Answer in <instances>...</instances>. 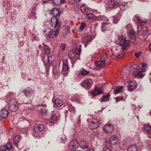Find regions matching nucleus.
<instances>
[{
	"label": "nucleus",
	"mask_w": 151,
	"mask_h": 151,
	"mask_svg": "<svg viewBox=\"0 0 151 151\" xmlns=\"http://www.w3.org/2000/svg\"><path fill=\"white\" fill-rule=\"evenodd\" d=\"M78 147V149L81 150H84L86 151L87 150L88 147L86 142L84 141H81L79 142L76 141V148Z\"/></svg>",
	"instance_id": "nucleus-9"
},
{
	"label": "nucleus",
	"mask_w": 151,
	"mask_h": 151,
	"mask_svg": "<svg viewBox=\"0 0 151 151\" xmlns=\"http://www.w3.org/2000/svg\"><path fill=\"white\" fill-rule=\"evenodd\" d=\"M113 129V126L110 124H106L103 127L104 131L107 133H111Z\"/></svg>",
	"instance_id": "nucleus-19"
},
{
	"label": "nucleus",
	"mask_w": 151,
	"mask_h": 151,
	"mask_svg": "<svg viewBox=\"0 0 151 151\" xmlns=\"http://www.w3.org/2000/svg\"><path fill=\"white\" fill-rule=\"evenodd\" d=\"M62 100L60 99H57L54 101V106L55 107H60L63 104Z\"/></svg>",
	"instance_id": "nucleus-27"
},
{
	"label": "nucleus",
	"mask_w": 151,
	"mask_h": 151,
	"mask_svg": "<svg viewBox=\"0 0 151 151\" xmlns=\"http://www.w3.org/2000/svg\"><path fill=\"white\" fill-rule=\"evenodd\" d=\"M147 67V64L145 63H140L138 65V68L142 69H145Z\"/></svg>",
	"instance_id": "nucleus-37"
},
{
	"label": "nucleus",
	"mask_w": 151,
	"mask_h": 151,
	"mask_svg": "<svg viewBox=\"0 0 151 151\" xmlns=\"http://www.w3.org/2000/svg\"><path fill=\"white\" fill-rule=\"evenodd\" d=\"M115 42L121 46L126 47L130 46V43L129 40H126V37L121 36L118 37L117 40H115Z\"/></svg>",
	"instance_id": "nucleus-4"
},
{
	"label": "nucleus",
	"mask_w": 151,
	"mask_h": 151,
	"mask_svg": "<svg viewBox=\"0 0 151 151\" xmlns=\"http://www.w3.org/2000/svg\"><path fill=\"white\" fill-rule=\"evenodd\" d=\"M44 51L45 53L47 54H48L50 52V48H44Z\"/></svg>",
	"instance_id": "nucleus-54"
},
{
	"label": "nucleus",
	"mask_w": 151,
	"mask_h": 151,
	"mask_svg": "<svg viewBox=\"0 0 151 151\" xmlns=\"http://www.w3.org/2000/svg\"><path fill=\"white\" fill-rule=\"evenodd\" d=\"M60 117V115L58 113L56 112L52 114L51 118L50 119V121L52 124L55 123L59 120Z\"/></svg>",
	"instance_id": "nucleus-17"
},
{
	"label": "nucleus",
	"mask_w": 151,
	"mask_h": 151,
	"mask_svg": "<svg viewBox=\"0 0 151 151\" xmlns=\"http://www.w3.org/2000/svg\"><path fill=\"white\" fill-rule=\"evenodd\" d=\"M63 68L62 72H65L66 73L68 72V65L67 60H63Z\"/></svg>",
	"instance_id": "nucleus-22"
},
{
	"label": "nucleus",
	"mask_w": 151,
	"mask_h": 151,
	"mask_svg": "<svg viewBox=\"0 0 151 151\" xmlns=\"http://www.w3.org/2000/svg\"><path fill=\"white\" fill-rule=\"evenodd\" d=\"M53 33V31L52 30H50L49 32L48 36L49 37H50L51 35H52Z\"/></svg>",
	"instance_id": "nucleus-58"
},
{
	"label": "nucleus",
	"mask_w": 151,
	"mask_h": 151,
	"mask_svg": "<svg viewBox=\"0 0 151 151\" xmlns=\"http://www.w3.org/2000/svg\"><path fill=\"white\" fill-rule=\"evenodd\" d=\"M103 89L101 87H95L93 90L89 91L88 93L91 98L95 99L96 96L103 93Z\"/></svg>",
	"instance_id": "nucleus-3"
},
{
	"label": "nucleus",
	"mask_w": 151,
	"mask_h": 151,
	"mask_svg": "<svg viewBox=\"0 0 151 151\" xmlns=\"http://www.w3.org/2000/svg\"><path fill=\"white\" fill-rule=\"evenodd\" d=\"M145 72L146 71L145 70L139 71L137 77L142 78L145 74Z\"/></svg>",
	"instance_id": "nucleus-41"
},
{
	"label": "nucleus",
	"mask_w": 151,
	"mask_h": 151,
	"mask_svg": "<svg viewBox=\"0 0 151 151\" xmlns=\"http://www.w3.org/2000/svg\"><path fill=\"white\" fill-rule=\"evenodd\" d=\"M52 57L53 56H52L51 55L49 56L47 55V64L49 65L52 63L53 60Z\"/></svg>",
	"instance_id": "nucleus-42"
},
{
	"label": "nucleus",
	"mask_w": 151,
	"mask_h": 151,
	"mask_svg": "<svg viewBox=\"0 0 151 151\" xmlns=\"http://www.w3.org/2000/svg\"><path fill=\"white\" fill-rule=\"evenodd\" d=\"M146 22V21H143L141 19H140L138 22L139 23L140 26H142L145 24Z\"/></svg>",
	"instance_id": "nucleus-49"
},
{
	"label": "nucleus",
	"mask_w": 151,
	"mask_h": 151,
	"mask_svg": "<svg viewBox=\"0 0 151 151\" xmlns=\"http://www.w3.org/2000/svg\"><path fill=\"white\" fill-rule=\"evenodd\" d=\"M77 48H76V57H77V59H80V55L81 52V48H78V49H77Z\"/></svg>",
	"instance_id": "nucleus-44"
},
{
	"label": "nucleus",
	"mask_w": 151,
	"mask_h": 151,
	"mask_svg": "<svg viewBox=\"0 0 151 151\" xmlns=\"http://www.w3.org/2000/svg\"><path fill=\"white\" fill-rule=\"evenodd\" d=\"M53 75L55 76V78H57L60 75V72L58 68L55 66L53 67L52 69Z\"/></svg>",
	"instance_id": "nucleus-28"
},
{
	"label": "nucleus",
	"mask_w": 151,
	"mask_h": 151,
	"mask_svg": "<svg viewBox=\"0 0 151 151\" xmlns=\"http://www.w3.org/2000/svg\"><path fill=\"white\" fill-rule=\"evenodd\" d=\"M99 19L102 21H108V19L105 16H100L99 17Z\"/></svg>",
	"instance_id": "nucleus-48"
},
{
	"label": "nucleus",
	"mask_w": 151,
	"mask_h": 151,
	"mask_svg": "<svg viewBox=\"0 0 151 151\" xmlns=\"http://www.w3.org/2000/svg\"><path fill=\"white\" fill-rule=\"evenodd\" d=\"M65 0H52V3L55 6H58L64 3Z\"/></svg>",
	"instance_id": "nucleus-32"
},
{
	"label": "nucleus",
	"mask_w": 151,
	"mask_h": 151,
	"mask_svg": "<svg viewBox=\"0 0 151 151\" xmlns=\"http://www.w3.org/2000/svg\"><path fill=\"white\" fill-rule=\"evenodd\" d=\"M44 127L43 124H39L36 125L34 128L33 133V135L35 137H40V132L44 129Z\"/></svg>",
	"instance_id": "nucleus-5"
},
{
	"label": "nucleus",
	"mask_w": 151,
	"mask_h": 151,
	"mask_svg": "<svg viewBox=\"0 0 151 151\" xmlns=\"http://www.w3.org/2000/svg\"><path fill=\"white\" fill-rule=\"evenodd\" d=\"M82 100L81 98H80L79 96H77V98H76V101H77L78 102V103H81Z\"/></svg>",
	"instance_id": "nucleus-55"
},
{
	"label": "nucleus",
	"mask_w": 151,
	"mask_h": 151,
	"mask_svg": "<svg viewBox=\"0 0 151 151\" xmlns=\"http://www.w3.org/2000/svg\"><path fill=\"white\" fill-rule=\"evenodd\" d=\"M65 47V43H63L61 44L60 45V47Z\"/></svg>",
	"instance_id": "nucleus-62"
},
{
	"label": "nucleus",
	"mask_w": 151,
	"mask_h": 151,
	"mask_svg": "<svg viewBox=\"0 0 151 151\" xmlns=\"http://www.w3.org/2000/svg\"><path fill=\"white\" fill-rule=\"evenodd\" d=\"M137 86V83L135 81H129L127 85L128 90L132 91L134 89L136 88Z\"/></svg>",
	"instance_id": "nucleus-14"
},
{
	"label": "nucleus",
	"mask_w": 151,
	"mask_h": 151,
	"mask_svg": "<svg viewBox=\"0 0 151 151\" xmlns=\"http://www.w3.org/2000/svg\"><path fill=\"white\" fill-rule=\"evenodd\" d=\"M131 67H133V68H136L137 69V68H138V65H137L136 64H134L132 65L131 66Z\"/></svg>",
	"instance_id": "nucleus-59"
},
{
	"label": "nucleus",
	"mask_w": 151,
	"mask_h": 151,
	"mask_svg": "<svg viewBox=\"0 0 151 151\" xmlns=\"http://www.w3.org/2000/svg\"><path fill=\"white\" fill-rule=\"evenodd\" d=\"M115 48V51L114 52L117 54L116 55V58H121L124 56L125 54L124 52V51L127 50L128 48H119V49Z\"/></svg>",
	"instance_id": "nucleus-12"
},
{
	"label": "nucleus",
	"mask_w": 151,
	"mask_h": 151,
	"mask_svg": "<svg viewBox=\"0 0 151 151\" xmlns=\"http://www.w3.org/2000/svg\"><path fill=\"white\" fill-rule=\"evenodd\" d=\"M142 53L141 51H139L138 52H136L134 53V56L137 58H138L139 57L140 55Z\"/></svg>",
	"instance_id": "nucleus-52"
},
{
	"label": "nucleus",
	"mask_w": 151,
	"mask_h": 151,
	"mask_svg": "<svg viewBox=\"0 0 151 151\" xmlns=\"http://www.w3.org/2000/svg\"><path fill=\"white\" fill-rule=\"evenodd\" d=\"M49 13L53 14V17L56 18L57 16L61 13V12H60L56 8H54L50 11Z\"/></svg>",
	"instance_id": "nucleus-24"
},
{
	"label": "nucleus",
	"mask_w": 151,
	"mask_h": 151,
	"mask_svg": "<svg viewBox=\"0 0 151 151\" xmlns=\"http://www.w3.org/2000/svg\"><path fill=\"white\" fill-rule=\"evenodd\" d=\"M81 72L83 75H85L89 73V71H87L84 69H82Z\"/></svg>",
	"instance_id": "nucleus-47"
},
{
	"label": "nucleus",
	"mask_w": 151,
	"mask_h": 151,
	"mask_svg": "<svg viewBox=\"0 0 151 151\" xmlns=\"http://www.w3.org/2000/svg\"><path fill=\"white\" fill-rule=\"evenodd\" d=\"M81 9L83 12L86 13L88 10V7L86 6L85 4H82L81 5Z\"/></svg>",
	"instance_id": "nucleus-33"
},
{
	"label": "nucleus",
	"mask_w": 151,
	"mask_h": 151,
	"mask_svg": "<svg viewBox=\"0 0 151 151\" xmlns=\"http://www.w3.org/2000/svg\"><path fill=\"white\" fill-rule=\"evenodd\" d=\"M75 146L76 140L74 139L70 142L68 148L71 151H75L76 150Z\"/></svg>",
	"instance_id": "nucleus-26"
},
{
	"label": "nucleus",
	"mask_w": 151,
	"mask_h": 151,
	"mask_svg": "<svg viewBox=\"0 0 151 151\" xmlns=\"http://www.w3.org/2000/svg\"><path fill=\"white\" fill-rule=\"evenodd\" d=\"M86 17L89 19H91L93 17V14L92 13L86 14Z\"/></svg>",
	"instance_id": "nucleus-46"
},
{
	"label": "nucleus",
	"mask_w": 151,
	"mask_h": 151,
	"mask_svg": "<svg viewBox=\"0 0 151 151\" xmlns=\"http://www.w3.org/2000/svg\"><path fill=\"white\" fill-rule=\"evenodd\" d=\"M59 20L58 18H55V23H53L52 21V19L51 20V24L52 27H54L55 28H56L58 25V27L55 30V33H54V36L56 37L57 36L58 33L60 29V24L59 25Z\"/></svg>",
	"instance_id": "nucleus-7"
},
{
	"label": "nucleus",
	"mask_w": 151,
	"mask_h": 151,
	"mask_svg": "<svg viewBox=\"0 0 151 151\" xmlns=\"http://www.w3.org/2000/svg\"><path fill=\"white\" fill-rule=\"evenodd\" d=\"M124 89L123 86H120L116 87L114 90V93L115 94H117L122 91Z\"/></svg>",
	"instance_id": "nucleus-34"
},
{
	"label": "nucleus",
	"mask_w": 151,
	"mask_h": 151,
	"mask_svg": "<svg viewBox=\"0 0 151 151\" xmlns=\"http://www.w3.org/2000/svg\"><path fill=\"white\" fill-rule=\"evenodd\" d=\"M110 143L113 145H117L119 143V140L116 136L113 135L111 136L110 139Z\"/></svg>",
	"instance_id": "nucleus-21"
},
{
	"label": "nucleus",
	"mask_w": 151,
	"mask_h": 151,
	"mask_svg": "<svg viewBox=\"0 0 151 151\" xmlns=\"http://www.w3.org/2000/svg\"><path fill=\"white\" fill-rule=\"evenodd\" d=\"M80 116L78 117V123L79 124H80V123H81Z\"/></svg>",
	"instance_id": "nucleus-64"
},
{
	"label": "nucleus",
	"mask_w": 151,
	"mask_h": 151,
	"mask_svg": "<svg viewBox=\"0 0 151 151\" xmlns=\"http://www.w3.org/2000/svg\"><path fill=\"white\" fill-rule=\"evenodd\" d=\"M107 6L109 9L112 10L118 6V3L115 0H110L108 1Z\"/></svg>",
	"instance_id": "nucleus-16"
},
{
	"label": "nucleus",
	"mask_w": 151,
	"mask_h": 151,
	"mask_svg": "<svg viewBox=\"0 0 151 151\" xmlns=\"http://www.w3.org/2000/svg\"><path fill=\"white\" fill-rule=\"evenodd\" d=\"M40 109L41 113L42 116L47 115L48 114V111L45 108V106H43Z\"/></svg>",
	"instance_id": "nucleus-35"
},
{
	"label": "nucleus",
	"mask_w": 151,
	"mask_h": 151,
	"mask_svg": "<svg viewBox=\"0 0 151 151\" xmlns=\"http://www.w3.org/2000/svg\"><path fill=\"white\" fill-rule=\"evenodd\" d=\"M82 0H76V3L77 2L76 4H78L79 5H81V1Z\"/></svg>",
	"instance_id": "nucleus-60"
},
{
	"label": "nucleus",
	"mask_w": 151,
	"mask_h": 151,
	"mask_svg": "<svg viewBox=\"0 0 151 151\" xmlns=\"http://www.w3.org/2000/svg\"><path fill=\"white\" fill-rule=\"evenodd\" d=\"M140 19V17L139 16H138L137 15H135L134 16L133 19V20L135 22L137 20L138 22Z\"/></svg>",
	"instance_id": "nucleus-50"
},
{
	"label": "nucleus",
	"mask_w": 151,
	"mask_h": 151,
	"mask_svg": "<svg viewBox=\"0 0 151 151\" xmlns=\"http://www.w3.org/2000/svg\"><path fill=\"white\" fill-rule=\"evenodd\" d=\"M120 100L124 101L125 100V99L123 97H118L116 98V101L117 102Z\"/></svg>",
	"instance_id": "nucleus-51"
},
{
	"label": "nucleus",
	"mask_w": 151,
	"mask_h": 151,
	"mask_svg": "<svg viewBox=\"0 0 151 151\" xmlns=\"http://www.w3.org/2000/svg\"><path fill=\"white\" fill-rule=\"evenodd\" d=\"M111 24L109 22H104L102 23L101 27V30L102 32L105 31H109L111 28Z\"/></svg>",
	"instance_id": "nucleus-15"
},
{
	"label": "nucleus",
	"mask_w": 151,
	"mask_h": 151,
	"mask_svg": "<svg viewBox=\"0 0 151 151\" xmlns=\"http://www.w3.org/2000/svg\"><path fill=\"white\" fill-rule=\"evenodd\" d=\"M105 62L101 60L98 61V62L95 63V66L98 69H99L102 68L105 65Z\"/></svg>",
	"instance_id": "nucleus-25"
},
{
	"label": "nucleus",
	"mask_w": 151,
	"mask_h": 151,
	"mask_svg": "<svg viewBox=\"0 0 151 151\" xmlns=\"http://www.w3.org/2000/svg\"><path fill=\"white\" fill-rule=\"evenodd\" d=\"M108 57L106 54L105 53H103L102 55L101 56L100 60L105 63Z\"/></svg>",
	"instance_id": "nucleus-40"
},
{
	"label": "nucleus",
	"mask_w": 151,
	"mask_h": 151,
	"mask_svg": "<svg viewBox=\"0 0 151 151\" xmlns=\"http://www.w3.org/2000/svg\"><path fill=\"white\" fill-rule=\"evenodd\" d=\"M20 140V138L19 136H16L14 138V145L18 147V143Z\"/></svg>",
	"instance_id": "nucleus-38"
},
{
	"label": "nucleus",
	"mask_w": 151,
	"mask_h": 151,
	"mask_svg": "<svg viewBox=\"0 0 151 151\" xmlns=\"http://www.w3.org/2000/svg\"><path fill=\"white\" fill-rule=\"evenodd\" d=\"M110 95L108 94L103 96L102 97L99 99L101 102H106L108 101L110 98Z\"/></svg>",
	"instance_id": "nucleus-31"
},
{
	"label": "nucleus",
	"mask_w": 151,
	"mask_h": 151,
	"mask_svg": "<svg viewBox=\"0 0 151 151\" xmlns=\"http://www.w3.org/2000/svg\"><path fill=\"white\" fill-rule=\"evenodd\" d=\"M59 138L60 139L59 141L62 143H65L66 141V136L64 134L60 136Z\"/></svg>",
	"instance_id": "nucleus-36"
},
{
	"label": "nucleus",
	"mask_w": 151,
	"mask_h": 151,
	"mask_svg": "<svg viewBox=\"0 0 151 151\" xmlns=\"http://www.w3.org/2000/svg\"><path fill=\"white\" fill-rule=\"evenodd\" d=\"M92 84L91 79L89 78H86L81 83V85L85 89H89L91 86Z\"/></svg>",
	"instance_id": "nucleus-6"
},
{
	"label": "nucleus",
	"mask_w": 151,
	"mask_h": 151,
	"mask_svg": "<svg viewBox=\"0 0 151 151\" xmlns=\"http://www.w3.org/2000/svg\"><path fill=\"white\" fill-rule=\"evenodd\" d=\"M9 112L7 109H2L0 112L1 117L4 119H6L9 115Z\"/></svg>",
	"instance_id": "nucleus-23"
},
{
	"label": "nucleus",
	"mask_w": 151,
	"mask_h": 151,
	"mask_svg": "<svg viewBox=\"0 0 151 151\" xmlns=\"http://www.w3.org/2000/svg\"><path fill=\"white\" fill-rule=\"evenodd\" d=\"M144 132L148 134H151V126L148 125H145L143 127Z\"/></svg>",
	"instance_id": "nucleus-30"
},
{
	"label": "nucleus",
	"mask_w": 151,
	"mask_h": 151,
	"mask_svg": "<svg viewBox=\"0 0 151 151\" xmlns=\"http://www.w3.org/2000/svg\"><path fill=\"white\" fill-rule=\"evenodd\" d=\"M70 3L71 4L74 3L76 2L75 0H69Z\"/></svg>",
	"instance_id": "nucleus-61"
},
{
	"label": "nucleus",
	"mask_w": 151,
	"mask_h": 151,
	"mask_svg": "<svg viewBox=\"0 0 151 151\" xmlns=\"http://www.w3.org/2000/svg\"><path fill=\"white\" fill-rule=\"evenodd\" d=\"M127 151H137V149L135 145H131L128 148Z\"/></svg>",
	"instance_id": "nucleus-39"
},
{
	"label": "nucleus",
	"mask_w": 151,
	"mask_h": 151,
	"mask_svg": "<svg viewBox=\"0 0 151 151\" xmlns=\"http://www.w3.org/2000/svg\"><path fill=\"white\" fill-rule=\"evenodd\" d=\"M69 111L70 113H68V111H66L65 112V118H66L69 116L68 115H70V116L71 118H73V116H75V108L74 107L72 106H69Z\"/></svg>",
	"instance_id": "nucleus-13"
},
{
	"label": "nucleus",
	"mask_w": 151,
	"mask_h": 151,
	"mask_svg": "<svg viewBox=\"0 0 151 151\" xmlns=\"http://www.w3.org/2000/svg\"><path fill=\"white\" fill-rule=\"evenodd\" d=\"M47 57V56L46 55H44V56H42V61L43 62L45 65V58Z\"/></svg>",
	"instance_id": "nucleus-56"
},
{
	"label": "nucleus",
	"mask_w": 151,
	"mask_h": 151,
	"mask_svg": "<svg viewBox=\"0 0 151 151\" xmlns=\"http://www.w3.org/2000/svg\"><path fill=\"white\" fill-rule=\"evenodd\" d=\"M16 94L14 93H10L7 96V99H10L9 103V108L13 112L16 111L18 108V102L15 99Z\"/></svg>",
	"instance_id": "nucleus-1"
},
{
	"label": "nucleus",
	"mask_w": 151,
	"mask_h": 151,
	"mask_svg": "<svg viewBox=\"0 0 151 151\" xmlns=\"http://www.w3.org/2000/svg\"><path fill=\"white\" fill-rule=\"evenodd\" d=\"M128 35L132 41V42H134L135 41V35L134 31L132 30H131L128 33Z\"/></svg>",
	"instance_id": "nucleus-29"
},
{
	"label": "nucleus",
	"mask_w": 151,
	"mask_h": 151,
	"mask_svg": "<svg viewBox=\"0 0 151 151\" xmlns=\"http://www.w3.org/2000/svg\"><path fill=\"white\" fill-rule=\"evenodd\" d=\"M127 7V4L126 3L122 4L119 6V8L121 10H123L125 9Z\"/></svg>",
	"instance_id": "nucleus-45"
},
{
	"label": "nucleus",
	"mask_w": 151,
	"mask_h": 151,
	"mask_svg": "<svg viewBox=\"0 0 151 151\" xmlns=\"http://www.w3.org/2000/svg\"><path fill=\"white\" fill-rule=\"evenodd\" d=\"M86 26V24L84 22H82L81 24L80 27H79V28L80 29L82 30Z\"/></svg>",
	"instance_id": "nucleus-53"
},
{
	"label": "nucleus",
	"mask_w": 151,
	"mask_h": 151,
	"mask_svg": "<svg viewBox=\"0 0 151 151\" xmlns=\"http://www.w3.org/2000/svg\"><path fill=\"white\" fill-rule=\"evenodd\" d=\"M12 148V146L10 143H7L6 145L2 146L0 147V151H10Z\"/></svg>",
	"instance_id": "nucleus-20"
},
{
	"label": "nucleus",
	"mask_w": 151,
	"mask_h": 151,
	"mask_svg": "<svg viewBox=\"0 0 151 151\" xmlns=\"http://www.w3.org/2000/svg\"><path fill=\"white\" fill-rule=\"evenodd\" d=\"M147 32L146 28H142L139 32V38L142 40H146L147 37Z\"/></svg>",
	"instance_id": "nucleus-8"
},
{
	"label": "nucleus",
	"mask_w": 151,
	"mask_h": 151,
	"mask_svg": "<svg viewBox=\"0 0 151 151\" xmlns=\"http://www.w3.org/2000/svg\"><path fill=\"white\" fill-rule=\"evenodd\" d=\"M69 56L71 60L72 65V66L74 65L76 61V48H74V49H72L68 53Z\"/></svg>",
	"instance_id": "nucleus-11"
},
{
	"label": "nucleus",
	"mask_w": 151,
	"mask_h": 151,
	"mask_svg": "<svg viewBox=\"0 0 151 151\" xmlns=\"http://www.w3.org/2000/svg\"><path fill=\"white\" fill-rule=\"evenodd\" d=\"M65 29L67 32H68L69 31L70 28L69 27H65Z\"/></svg>",
	"instance_id": "nucleus-63"
},
{
	"label": "nucleus",
	"mask_w": 151,
	"mask_h": 151,
	"mask_svg": "<svg viewBox=\"0 0 151 151\" xmlns=\"http://www.w3.org/2000/svg\"><path fill=\"white\" fill-rule=\"evenodd\" d=\"M92 40V38L91 36L88 33H86L84 35L83 41L84 43L82 44V45H84V46L86 47V46L87 44H88L89 42H90Z\"/></svg>",
	"instance_id": "nucleus-18"
},
{
	"label": "nucleus",
	"mask_w": 151,
	"mask_h": 151,
	"mask_svg": "<svg viewBox=\"0 0 151 151\" xmlns=\"http://www.w3.org/2000/svg\"><path fill=\"white\" fill-rule=\"evenodd\" d=\"M99 124V122L97 119H93L91 123L88 125V127L91 129H95L98 127Z\"/></svg>",
	"instance_id": "nucleus-10"
},
{
	"label": "nucleus",
	"mask_w": 151,
	"mask_h": 151,
	"mask_svg": "<svg viewBox=\"0 0 151 151\" xmlns=\"http://www.w3.org/2000/svg\"><path fill=\"white\" fill-rule=\"evenodd\" d=\"M33 94L34 90L32 88H28L21 91L17 97L18 99L22 101L24 97V95L27 98H30Z\"/></svg>",
	"instance_id": "nucleus-2"
},
{
	"label": "nucleus",
	"mask_w": 151,
	"mask_h": 151,
	"mask_svg": "<svg viewBox=\"0 0 151 151\" xmlns=\"http://www.w3.org/2000/svg\"><path fill=\"white\" fill-rule=\"evenodd\" d=\"M132 70V73L135 76H138V74L139 71L136 68H133Z\"/></svg>",
	"instance_id": "nucleus-43"
},
{
	"label": "nucleus",
	"mask_w": 151,
	"mask_h": 151,
	"mask_svg": "<svg viewBox=\"0 0 151 151\" xmlns=\"http://www.w3.org/2000/svg\"><path fill=\"white\" fill-rule=\"evenodd\" d=\"M131 25L130 24H128L126 26L125 28L127 29V30H129L131 29Z\"/></svg>",
	"instance_id": "nucleus-57"
}]
</instances>
